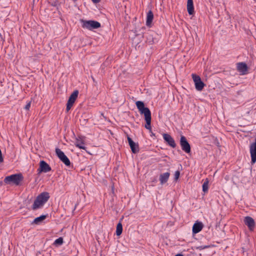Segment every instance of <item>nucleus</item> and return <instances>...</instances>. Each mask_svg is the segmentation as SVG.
<instances>
[{"label": "nucleus", "mask_w": 256, "mask_h": 256, "mask_svg": "<svg viewBox=\"0 0 256 256\" xmlns=\"http://www.w3.org/2000/svg\"><path fill=\"white\" fill-rule=\"evenodd\" d=\"M24 177L20 173L12 174L6 176L4 182L6 184H14L16 186H19L21 182L23 180Z\"/></svg>", "instance_id": "f257e3e1"}, {"label": "nucleus", "mask_w": 256, "mask_h": 256, "mask_svg": "<svg viewBox=\"0 0 256 256\" xmlns=\"http://www.w3.org/2000/svg\"><path fill=\"white\" fill-rule=\"evenodd\" d=\"M136 104L140 114L144 115V120L152 118L151 112L150 109L147 107H145L144 104L143 102L137 101L136 102Z\"/></svg>", "instance_id": "f03ea898"}, {"label": "nucleus", "mask_w": 256, "mask_h": 256, "mask_svg": "<svg viewBox=\"0 0 256 256\" xmlns=\"http://www.w3.org/2000/svg\"><path fill=\"white\" fill-rule=\"evenodd\" d=\"M82 27L88 30L97 29L100 27V24L97 21L82 20Z\"/></svg>", "instance_id": "7ed1b4c3"}, {"label": "nucleus", "mask_w": 256, "mask_h": 256, "mask_svg": "<svg viewBox=\"0 0 256 256\" xmlns=\"http://www.w3.org/2000/svg\"><path fill=\"white\" fill-rule=\"evenodd\" d=\"M192 76L194 82L196 89L198 91L202 90L206 84L202 80L200 76L194 74H192Z\"/></svg>", "instance_id": "20e7f679"}, {"label": "nucleus", "mask_w": 256, "mask_h": 256, "mask_svg": "<svg viewBox=\"0 0 256 256\" xmlns=\"http://www.w3.org/2000/svg\"><path fill=\"white\" fill-rule=\"evenodd\" d=\"M56 153L60 160L67 166H70V162L68 158L65 155L64 153L60 148H56Z\"/></svg>", "instance_id": "39448f33"}, {"label": "nucleus", "mask_w": 256, "mask_h": 256, "mask_svg": "<svg viewBox=\"0 0 256 256\" xmlns=\"http://www.w3.org/2000/svg\"><path fill=\"white\" fill-rule=\"evenodd\" d=\"M78 94V90H75L74 92L70 94V96L68 98V102L66 104V110L67 112H68L72 107V106L74 104V103L76 99L77 98Z\"/></svg>", "instance_id": "423d86ee"}, {"label": "nucleus", "mask_w": 256, "mask_h": 256, "mask_svg": "<svg viewBox=\"0 0 256 256\" xmlns=\"http://www.w3.org/2000/svg\"><path fill=\"white\" fill-rule=\"evenodd\" d=\"M180 144L182 150L185 152L189 154L190 152V146L184 136H180Z\"/></svg>", "instance_id": "0eeeda50"}, {"label": "nucleus", "mask_w": 256, "mask_h": 256, "mask_svg": "<svg viewBox=\"0 0 256 256\" xmlns=\"http://www.w3.org/2000/svg\"><path fill=\"white\" fill-rule=\"evenodd\" d=\"M52 170L50 166L44 160H41L40 162V166L38 169V174L41 172H48Z\"/></svg>", "instance_id": "6e6552de"}, {"label": "nucleus", "mask_w": 256, "mask_h": 256, "mask_svg": "<svg viewBox=\"0 0 256 256\" xmlns=\"http://www.w3.org/2000/svg\"><path fill=\"white\" fill-rule=\"evenodd\" d=\"M250 150L251 156V163L253 164L256 162V138L254 142L250 145Z\"/></svg>", "instance_id": "1a4fd4ad"}, {"label": "nucleus", "mask_w": 256, "mask_h": 256, "mask_svg": "<svg viewBox=\"0 0 256 256\" xmlns=\"http://www.w3.org/2000/svg\"><path fill=\"white\" fill-rule=\"evenodd\" d=\"M162 136L165 142L168 146H170L172 148H174L176 147V145L175 142V141L170 134H162Z\"/></svg>", "instance_id": "9d476101"}, {"label": "nucleus", "mask_w": 256, "mask_h": 256, "mask_svg": "<svg viewBox=\"0 0 256 256\" xmlns=\"http://www.w3.org/2000/svg\"><path fill=\"white\" fill-rule=\"evenodd\" d=\"M127 138L129 146L130 148V149L132 153H138L139 152V147L138 144L135 143L128 135H127Z\"/></svg>", "instance_id": "9b49d317"}, {"label": "nucleus", "mask_w": 256, "mask_h": 256, "mask_svg": "<svg viewBox=\"0 0 256 256\" xmlns=\"http://www.w3.org/2000/svg\"><path fill=\"white\" fill-rule=\"evenodd\" d=\"M244 224L248 226L250 230H253L255 227V222L254 220L250 216H247L244 219Z\"/></svg>", "instance_id": "f8f14e48"}, {"label": "nucleus", "mask_w": 256, "mask_h": 256, "mask_svg": "<svg viewBox=\"0 0 256 256\" xmlns=\"http://www.w3.org/2000/svg\"><path fill=\"white\" fill-rule=\"evenodd\" d=\"M204 227V224L202 222L196 221L192 226V234H196L200 232Z\"/></svg>", "instance_id": "ddd939ff"}, {"label": "nucleus", "mask_w": 256, "mask_h": 256, "mask_svg": "<svg viewBox=\"0 0 256 256\" xmlns=\"http://www.w3.org/2000/svg\"><path fill=\"white\" fill-rule=\"evenodd\" d=\"M237 70L242 74H244L248 71V66L244 62H238L237 64Z\"/></svg>", "instance_id": "4468645a"}, {"label": "nucleus", "mask_w": 256, "mask_h": 256, "mask_svg": "<svg viewBox=\"0 0 256 256\" xmlns=\"http://www.w3.org/2000/svg\"><path fill=\"white\" fill-rule=\"evenodd\" d=\"M36 198L44 204L50 198V194L48 192H43L39 194Z\"/></svg>", "instance_id": "2eb2a0df"}, {"label": "nucleus", "mask_w": 256, "mask_h": 256, "mask_svg": "<svg viewBox=\"0 0 256 256\" xmlns=\"http://www.w3.org/2000/svg\"><path fill=\"white\" fill-rule=\"evenodd\" d=\"M170 174L168 172L162 174L160 176V181L161 184L166 182L170 177Z\"/></svg>", "instance_id": "dca6fc26"}, {"label": "nucleus", "mask_w": 256, "mask_h": 256, "mask_svg": "<svg viewBox=\"0 0 256 256\" xmlns=\"http://www.w3.org/2000/svg\"><path fill=\"white\" fill-rule=\"evenodd\" d=\"M187 10L190 15H192L194 13V8L192 0H188Z\"/></svg>", "instance_id": "f3484780"}, {"label": "nucleus", "mask_w": 256, "mask_h": 256, "mask_svg": "<svg viewBox=\"0 0 256 256\" xmlns=\"http://www.w3.org/2000/svg\"><path fill=\"white\" fill-rule=\"evenodd\" d=\"M44 204L41 202L38 199L36 198L34 200V204L32 206V209L33 210H36L38 208H40L43 206Z\"/></svg>", "instance_id": "a211bd4d"}, {"label": "nucleus", "mask_w": 256, "mask_h": 256, "mask_svg": "<svg viewBox=\"0 0 256 256\" xmlns=\"http://www.w3.org/2000/svg\"><path fill=\"white\" fill-rule=\"evenodd\" d=\"M154 18V14L152 10L148 11L147 14L146 24L148 26H151L152 22Z\"/></svg>", "instance_id": "6ab92c4d"}, {"label": "nucleus", "mask_w": 256, "mask_h": 256, "mask_svg": "<svg viewBox=\"0 0 256 256\" xmlns=\"http://www.w3.org/2000/svg\"><path fill=\"white\" fill-rule=\"evenodd\" d=\"M46 217V215H42L40 216L37 217L34 219L32 224H40Z\"/></svg>", "instance_id": "aec40b11"}, {"label": "nucleus", "mask_w": 256, "mask_h": 256, "mask_svg": "<svg viewBox=\"0 0 256 256\" xmlns=\"http://www.w3.org/2000/svg\"><path fill=\"white\" fill-rule=\"evenodd\" d=\"M146 120V124H145V128L147 130H149L150 132H152V128H151V120L152 118H146L144 120Z\"/></svg>", "instance_id": "412c9836"}, {"label": "nucleus", "mask_w": 256, "mask_h": 256, "mask_svg": "<svg viewBox=\"0 0 256 256\" xmlns=\"http://www.w3.org/2000/svg\"><path fill=\"white\" fill-rule=\"evenodd\" d=\"M84 143L82 140L78 139V138L76 140V141L75 142V145L76 147H78L80 149L85 150L86 147L84 146Z\"/></svg>", "instance_id": "4be33fe9"}, {"label": "nucleus", "mask_w": 256, "mask_h": 256, "mask_svg": "<svg viewBox=\"0 0 256 256\" xmlns=\"http://www.w3.org/2000/svg\"><path fill=\"white\" fill-rule=\"evenodd\" d=\"M122 232V226L120 222H119L116 226V234L118 236H120Z\"/></svg>", "instance_id": "5701e85b"}, {"label": "nucleus", "mask_w": 256, "mask_h": 256, "mask_svg": "<svg viewBox=\"0 0 256 256\" xmlns=\"http://www.w3.org/2000/svg\"><path fill=\"white\" fill-rule=\"evenodd\" d=\"M208 180H206L202 184V191L204 192H208Z\"/></svg>", "instance_id": "b1692460"}, {"label": "nucleus", "mask_w": 256, "mask_h": 256, "mask_svg": "<svg viewBox=\"0 0 256 256\" xmlns=\"http://www.w3.org/2000/svg\"><path fill=\"white\" fill-rule=\"evenodd\" d=\"M63 242H64L63 238L62 237H60L55 240V241L54 242V244L56 245L60 246L63 244Z\"/></svg>", "instance_id": "393cba45"}, {"label": "nucleus", "mask_w": 256, "mask_h": 256, "mask_svg": "<svg viewBox=\"0 0 256 256\" xmlns=\"http://www.w3.org/2000/svg\"><path fill=\"white\" fill-rule=\"evenodd\" d=\"M180 171H178V170L176 171V172L174 173V180H177L178 179V178L180 177Z\"/></svg>", "instance_id": "a878e982"}, {"label": "nucleus", "mask_w": 256, "mask_h": 256, "mask_svg": "<svg viewBox=\"0 0 256 256\" xmlns=\"http://www.w3.org/2000/svg\"><path fill=\"white\" fill-rule=\"evenodd\" d=\"M209 247H210L209 246H200L196 247V248L200 250H203V249H204L206 248H208Z\"/></svg>", "instance_id": "bb28decb"}, {"label": "nucleus", "mask_w": 256, "mask_h": 256, "mask_svg": "<svg viewBox=\"0 0 256 256\" xmlns=\"http://www.w3.org/2000/svg\"><path fill=\"white\" fill-rule=\"evenodd\" d=\"M30 102H29L28 103L26 106H25V107H24V108L25 110H29L30 108Z\"/></svg>", "instance_id": "cd10ccee"}, {"label": "nucleus", "mask_w": 256, "mask_h": 256, "mask_svg": "<svg viewBox=\"0 0 256 256\" xmlns=\"http://www.w3.org/2000/svg\"><path fill=\"white\" fill-rule=\"evenodd\" d=\"M92 0L93 2L96 4V3L99 2L100 0Z\"/></svg>", "instance_id": "c85d7f7f"}, {"label": "nucleus", "mask_w": 256, "mask_h": 256, "mask_svg": "<svg viewBox=\"0 0 256 256\" xmlns=\"http://www.w3.org/2000/svg\"><path fill=\"white\" fill-rule=\"evenodd\" d=\"M175 256H184L182 254H176Z\"/></svg>", "instance_id": "c756f323"}, {"label": "nucleus", "mask_w": 256, "mask_h": 256, "mask_svg": "<svg viewBox=\"0 0 256 256\" xmlns=\"http://www.w3.org/2000/svg\"><path fill=\"white\" fill-rule=\"evenodd\" d=\"M151 133H152V135H154V134L152 132H151Z\"/></svg>", "instance_id": "7c9ffc66"}, {"label": "nucleus", "mask_w": 256, "mask_h": 256, "mask_svg": "<svg viewBox=\"0 0 256 256\" xmlns=\"http://www.w3.org/2000/svg\"><path fill=\"white\" fill-rule=\"evenodd\" d=\"M76 0H74V2H75V1H76Z\"/></svg>", "instance_id": "2f4dec72"}]
</instances>
